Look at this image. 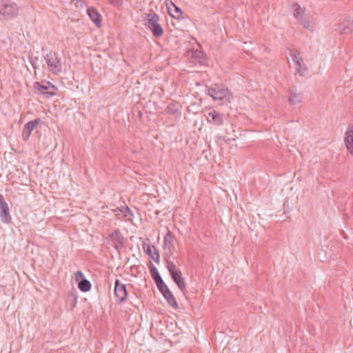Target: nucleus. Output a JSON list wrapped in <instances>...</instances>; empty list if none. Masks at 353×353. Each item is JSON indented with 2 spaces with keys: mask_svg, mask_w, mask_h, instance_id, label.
<instances>
[{
  "mask_svg": "<svg viewBox=\"0 0 353 353\" xmlns=\"http://www.w3.org/2000/svg\"><path fill=\"white\" fill-rule=\"evenodd\" d=\"M166 262H167V268H168L170 275L174 274L175 272H179V270H178L176 269V267L173 262L169 261H167Z\"/></svg>",
  "mask_w": 353,
  "mask_h": 353,
  "instance_id": "obj_25",
  "label": "nucleus"
},
{
  "mask_svg": "<svg viewBox=\"0 0 353 353\" xmlns=\"http://www.w3.org/2000/svg\"><path fill=\"white\" fill-rule=\"evenodd\" d=\"M0 219L4 223H9L11 220L8 205L2 195H0Z\"/></svg>",
  "mask_w": 353,
  "mask_h": 353,
  "instance_id": "obj_11",
  "label": "nucleus"
},
{
  "mask_svg": "<svg viewBox=\"0 0 353 353\" xmlns=\"http://www.w3.org/2000/svg\"><path fill=\"white\" fill-rule=\"evenodd\" d=\"M150 271L151 276L156 283L159 289H161L162 286H164L165 283L163 282L161 275L159 274L157 269L154 266H152L150 268Z\"/></svg>",
  "mask_w": 353,
  "mask_h": 353,
  "instance_id": "obj_17",
  "label": "nucleus"
},
{
  "mask_svg": "<svg viewBox=\"0 0 353 353\" xmlns=\"http://www.w3.org/2000/svg\"><path fill=\"white\" fill-rule=\"evenodd\" d=\"M345 143L348 151L353 155V125L345 132Z\"/></svg>",
  "mask_w": 353,
  "mask_h": 353,
  "instance_id": "obj_15",
  "label": "nucleus"
},
{
  "mask_svg": "<svg viewBox=\"0 0 353 353\" xmlns=\"http://www.w3.org/2000/svg\"><path fill=\"white\" fill-rule=\"evenodd\" d=\"M111 3H116L118 0H108Z\"/></svg>",
  "mask_w": 353,
  "mask_h": 353,
  "instance_id": "obj_27",
  "label": "nucleus"
},
{
  "mask_svg": "<svg viewBox=\"0 0 353 353\" xmlns=\"http://www.w3.org/2000/svg\"><path fill=\"white\" fill-rule=\"evenodd\" d=\"M143 248L145 252L157 264L160 262V255L158 249L153 245L143 243Z\"/></svg>",
  "mask_w": 353,
  "mask_h": 353,
  "instance_id": "obj_8",
  "label": "nucleus"
},
{
  "mask_svg": "<svg viewBox=\"0 0 353 353\" xmlns=\"http://www.w3.org/2000/svg\"><path fill=\"white\" fill-rule=\"evenodd\" d=\"M78 288L81 291L85 292L90 290L91 283L86 279H81V281H79L78 283Z\"/></svg>",
  "mask_w": 353,
  "mask_h": 353,
  "instance_id": "obj_22",
  "label": "nucleus"
},
{
  "mask_svg": "<svg viewBox=\"0 0 353 353\" xmlns=\"http://www.w3.org/2000/svg\"><path fill=\"white\" fill-rule=\"evenodd\" d=\"M110 239L117 250L121 248L124 245V238L118 230H114L110 234Z\"/></svg>",
  "mask_w": 353,
  "mask_h": 353,
  "instance_id": "obj_13",
  "label": "nucleus"
},
{
  "mask_svg": "<svg viewBox=\"0 0 353 353\" xmlns=\"http://www.w3.org/2000/svg\"><path fill=\"white\" fill-rule=\"evenodd\" d=\"M180 110V105L178 102L174 101L170 103L167 108L166 111L170 114H176Z\"/></svg>",
  "mask_w": 353,
  "mask_h": 353,
  "instance_id": "obj_23",
  "label": "nucleus"
},
{
  "mask_svg": "<svg viewBox=\"0 0 353 353\" xmlns=\"http://www.w3.org/2000/svg\"><path fill=\"white\" fill-rule=\"evenodd\" d=\"M159 291L163 294V296L168 301V303L174 308L178 307V304L176 303V301L175 299V297L174 296L172 292L170 290V289L168 288L166 285H164V286H162L161 289H159Z\"/></svg>",
  "mask_w": 353,
  "mask_h": 353,
  "instance_id": "obj_14",
  "label": "nucleus"
},
{
  "mask_svg": "<svg viewBox=\"0 0 353 353\" xmlns=\"http://www.w3.org/2000/svg\"><path fill=\"white\" fill-rule=\"evenodd\" d=\"M114 294L119 303L124 302L128 294L125 285L121 283L118 279L115 281Z\"/></svg>",
  "mask_w": 353,
  "mask_h": 353,
  "instance_id": "obj_10",
  "label": "nucleus"
},
{
  "mask_svg": "<svg viewBox=\"0 0 353 353\" xmlns=\"http://www.w3.org/2000/svg\"><path fill=\"white\" fill-rule=\"evenodd\" d=\"M208 94L210 96L213 100L220 101L223 104L231 103L234 98L232 93L227 87L217 84L208 88Z\"/></svg>",
  "mask_w": 353,
  "mask_h": 353,
  "instance_id": "obj_1",
  "label": "nucleus"
},
{
  "mask_svg": "<svg viewBox=\"0 0 353 353\" xmlns=\"http://www.w3.org/2000/svg\"><path fill=\"white\" fill-rule=\"evenodd\" d=\"M125 210L128 211V212H130V209L128 208H126Z\"/></svg>",
  "mask_w": 353,
  "mask_h": 353,
  "instance_id": "obj_28",
  "label": "nucleus"
},
{
  "mask_svg": "<svg viewBox=\"0 0 353 353\" xmlns=\"http://www.w3.org/2000/svg\"><path fill=\"white\" fill-rule=\"evenodd\" d=\"M352 21L351 19H347L343 21L339 25V31L342 34H347L352 31Z\"/></svg>",
  "mask_w": 353,
  "mask_h": 353,
  "instance_id": "obj_21",
  "label": "nucleus"
},
{
  "mask_svg": "<svg viewBox=\"0 0 353 353\" xmlns=\"http://www.w3.org/2000/svg\"><path fill=\"white\" fill-rule=\"evenodd\" d=\"M143 19L145 21V26L151 30L155 37H160L163 35V28L159 23V17L156 13L145 14Z\"/></svg>",
  "mask_w": 353,
  "mask_h": 353,
  "instance_id": "obj_3",
  "label": "nucleus"
},
{
  "mask_svg": "<svg viewBox=\"0 0 353 353\" xmlns=\"http://www.w3.org/2000/svg\"><path fill=\"white\" fill-rule=\"evenodd\" d=\"M171 277L174 281V283L177 285L178 288L181 290L184 291L186 288V285L185 281L182 276V273L181 271L178 272H175L173 274H171Z\"/></svg>",
  "mask_w": 353,
  "mask_h": 353,
  "instance_id": "obj_18",
  "label": "nucleus"
},
{
  "mask_svg": "<svg viewBox=\"0 0 353 353\" xmlns=\"http://www.w3.org/2000/svg\"><path fill=\"white\" fill-rule=\"evenodd\" d=\"M75 281L79 283L81 279H84L83 274L81 271L79 270L74 272Z\"/></svg>",
  "mask_w": 353,
  "mask_h": 353,
  "instance_id": "obj_26",
  "label": "nucleus"
},
{
  "mask_svg": "<svg viewBox=\"0 0 353 353\" xmlns=\"http://www.w3.org/2000/svg\"><path fill=\"white\" fill-rule=\"evenodd\" d=\"M171 6H172V7L174 8V13H172V8H171V7H168V10H169V12H170V14H171L173 17H174V18H176V19H179V18L181 17V14H182V12H181V11L180 8H178L177 6H175L174 4H173L172 3H171Z\"/></svg>",
  "mask_w": 353,
  "mask_h": 353,
  "instance_id": "obj_24",
  "label": "nucleus"
},
{
  "mask_svg": "<svg viewBox=\"0 0 353 353\" xmlns=\"http://www.w3.org/2000/svg\"><path fill=\"white\" fill-rule=\"evenodd\" d=\"M293 8L294 17L300 21L305 28L309 29L310 21L309 17L305 16V10L301 8L298 4H294Z\"/></svg>",
  "mask_w": 353,
  "mask_h": 353,
  "instance_id": "obj_7",
  "label": "nucleus"
},
{
  "mask_svg": "<svg viewBox=\"0 0 353 353\" xmlns=\"http://www.w3.org/2000/svg\"><path fill=\"white\" fill-rule=\"evenodd\" d=\"M19 15V7L12 0H0V19L9 20Z\"/></svg>",
  "mask_w": 353,
  "mask_h": 353,
  "instance_id": "obj_2",
  "label": "nucleus"
},
{
  "mask_svg": "<svg viewBox=\"0 0 353 353\" xmlns=\"http://www.w3.org/2000/svg\"><path fill=\"white\" fill-rule=\"evenodd\" d=\"M34 88L38 93L43 94L47 97H52L56 94L55 90L57 88L50 81L42 82L41 83L35 82Z\"/></svg>",
  "mask_w": 353,
  "mask_h": 353,
  "instance_id": "obj_5",
  "label": "nucleus"
},
{
  "mask_svg": "<svg viewBox=\"0 0 353 353\" xmlns=\"http://www.w3.org/2000/svg\"><path fill=\"white\" fill-rule=\"evenodd\" d=\"M88 14L92 21L97 25L101 24V17L98 11L93 7L88 8L87 10Z\"/></svg>",
  "mask_w": 353,
  "mask_h": 353,
  "instance_id": "obj_19",
  "label": "nucleus"
},
{
  "mask_svg": "<svg viewBox=\"0 0 353 353\" xmlns=\"http://www.w3.org/2000/svg\"><path fill=\"white\" fill-rule=\"evenodd\" d=\"M44 59L47 63L50 70L54 74H59L61 72L62 65L61 59L57 52L50 51L44 55Z\"/></svg>",
  "mask_w": 353,
  "mask_h": 353,
  "instance_id": "obj_4",
  "label": "nucleus"
},
{
  "mask_svg": "<svg viewBox=\"0 0 353 353\" xmlns=\"http://www.w3.org/2000/svg\"><path fill=\"white\" fill-rule=\"evenodd\" d=\"M40 123L41 119H37L35 120L30 121L24 125L22 134L23 140L27 141L29 139L32 130L35 129Z\"/></svg>",
  "mask_w": 353,
  "mask_h": 353,
  "instance_id": "obj_12",
  "label": "nucleus"
},
{
  "mask_svg": "<svg viewBox=\"0 0 353 353\" xmlns=\"http://www.w3.org/2000/svg\"><path fill=\"white\" fill-rule=\"evenodd\" d=\"M290 54L293 60V61L295 63L296 65V71L297 73H299L300 75L303 76L305 74L307 68L305 67V64L303 63V60L302 57H301V54L299 51L296 50H292L291 49L290 50Z\"/></svg>",
  "mask_w": 353,
  "mask_h": 353,
  "instance_id": "obj_6",
  "label": "nucleus"
},
{
  "mask_svg": "<svg viewBox=\"0 0 353 353\" xmlns=\"http://www.w3.org/2000/svg\"><path fill=\"white\" fill-rule=\"evenodd\" d=\"M164 249L167 254L172 255L174 250L172 236L170 232H168L164 237L163 241Z\"/></svg>",
  "mask_w": 353,
  "mask_h": 353,
  "instance_id": "obj_16",
  "label": "nucleus"
},
{
  "mask_svg": "<svg viewBox=\"0 0 353 353\" xmlns=\"http://www.w3.org/2000/svg\"><path fill=\"white\" fill-rule=\"evenodd\" d=\"M207 121L214 125L221 126L223 123V116L216 110H212L207 113Z\"/></svg>",
  "mask_w": 353,
  "mask_h": 353,
  "instance_id": "obj_9",
  "label": "nucleus"
},
{
  "mask_svg": "<svg viewBox=\"0 0 353 353\" xmlns=\"http://www.w3.org/2000/svg\"><path fill=\"white\" fill-rule=\"evenodd\" d=\"M303 95L301 93H298L296 90H290V96L289 97V102L292 105H295L300 103L302 101Z\"/></svg>",
  "mask_w": 353,
  "mask_h": 353,
  "instance_id": "obj_20",
  "label": "nucleus"
}]
</instances>
